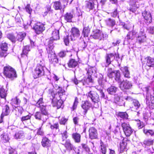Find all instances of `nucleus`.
I'll use <instances>...</instances> for the list:
<instances>
[{
  "mask_svg": "<svg viewBox=\"0 0 154 154\" xmlns=\"http://www.w3.org/2000/svg\"><path fill=\"white\" fill-rule=\"evenodd\" d=\"M50 63L54 66H55L58 62V59L55 54H53L51 55H48Z\"/></svg>",
  "mask_w": 154,
  "mask_h": 154,
  "instance_id": "obj_18",
  "label": "nucleus"
},
{
  "mask_svg": "<svg viewBox=\"0 0 154 154\" xmlns=\"http://www.w3.org/2000/svg\"><path fill=\"white\" fill-rule=\"evenodd\" d=\"M11 103L12 105H19L20 103V100L17 97L12 99Z\"/></svg>",
  "mask_w": 154,
  "mask_h": 154,
  "instance_id": "obj_46",
  "label": "nucleus"
},
{
  "mask_svg": "<svg viewBox=\"0 0 154 154\" xmlns=\"http://www.w3.org/2000/svg\"><path fill=\"white\" fill-rule=\"evenodd\" d=\"M64 146L66 148L69 150H71L74 149V146L71 143L70 141L69 140H67Z\"/></svg>",
  "mask_w": 154,
  "mask_h": 154,
  "instance_id": "obj_37",
  "label": "nucleus"
},
{
  "mask_svg": "<svg viewBox=\"0 0 154 154\" xmlns=\"http://www.w3.org/2000/svg\"><path fill=\"white\" fill-rule=\"evenodd\" d=\"M91 37L95 39L101 40L107 38V35L103 33L100 30L97 29L93 31V34L91 35Z\"/></svg>",
  "mask_w": 154,
  "mask_h": 154,
  "instance_id": "obj_4",
  "label": "nucleus"
},
{
  "mask_svg": "<svg viewBox=\"0 0 154 154\" xmlns=\"http://www.w3.org/2000/svg\"><path fill=\"white\" fill-rule=\"evenodd\" d=\"M146 37L144 30L141 29L139 32L137 36V41L140 43L146 41Z\"/></svg>",
  "mask_w": 154,
  "mask_h": 154,
  "instance_id": "obj_9",
  "label": "nucleus"
},
{
  "mask_svg": "<svg viewBox=\"0 0 154 154\" xmlns=\"http://www.w3.org/2000/svg\"><path fill=\"white\" fill-rule=\"evenodd\" d=\"M147 103L149 104L150 105V103L152 104L154 108V97L151 95H147L146 97Z\"/></svg>",
  "mask_w": 154,
  "mask_h": 154,
  "instance_id": "obj_27",
  "label": "nucleus"
},
{
  "mask_svg": "<svg viewBox=\"0 0 154 154\" xmlns=\"http://www.w3.org/2000/svg\"><path fill=\"white\" fill-rule=\"evenodd\" d=\"M89 137L91 139H96L97 137V130L93 127H91L89 129Z\"/></svg>",
  "mask_w": 154,
  "mask_h": 154,
  "instance_id": "obj_12",
  "label": "nucleus"
},
{
  "mask_svg": "<svg viewBox=\"0 0 154 154\" xmlns=\"http://www.w3.org/2000/svg\"><path fill=\"white\" fill-rule=\"evenodd\" d=\"M110 14L112 17L115 18L118 16L119 18V13L117 11V9H115L113 12L110 13Z\"/></svg>",
  "mask_w": 154,
  "mask_h": 154,
  "instance_id": "obj_52",
  "label": "nucleus"
},
{
  "mask_svg": "<svg viewBox=\"0 0 154 154\" xmlns=\"http://www.w3.org/2000/svg\"><path fill=\"white\" fill-rule=\"evenodd\" d=\"M1 138L2 141L5 143L8 142L10 139L8 134L5 133L1 135Z\"/></svg>",
  "mask_w": 154,
  "mask_h": 154,
  "instance_id": "obj_36",
  "label": "nucleus"
},
{
  "mask_svg": "<svg viewBox=\"0 0 154 154\" xmlns=\"http://www.w3.org/2000/svg\"><path fill=\"white\" fill-rule=\"evenodd\" d=\"M68 119L65 118H62L61 119L60 122V123L61 125H64L67 121Z\"/></svg>",
  "mask_w": 154,
  "mask_h": 154,
  "instance_id": "obj_63",
  "label": "nucleus"
},
{
  "mask_svg": "<svg viewBox=\"0 0 154 154\" xmlns=\"http://www.w3.org/2000/svg\"><path fill=\"white\" fill-rule=\"evenodd\" d=\"M64 19L67 22H72V19L73 17V13L69 12L66 13L64 16Z\"/></svg>",
  "mask_w": 154,
  "mask_h": 154,
  "instance_id": "obj_24",
  "label": "nucleus"
},
{
  "mask_svg": "<svg viewBox=\"0 0 154 154\" xmlns=\"http://www.w3.org/2000/svg\"><path fill=\"white\" fill-rule=\"evenodd\" d=\"M14 109L17 112H18V114H22L23 111L22 107L20 106H17L15 107Z\"/></svg>",
  "mask_w": 154,
  "mask_h": 154,
  "instance_id": "obj_54",
  "label": "nucleus"
},
{
  "mask_svg": "<svg viewBox=\"0 0 154 154\" xmlns=\"http://www.w3.org/2000/svg\"><path fill=\"white\" fill-rule=\"evenodd\" d=\"M59 97L60 100H58L57 102V108H59L61 107L63 103V100H64V98H63L62 96V98H61L60 97Z\"/></svg>",
  "mask_w": 154,
  "mask_h": 154,
  "instance_id": "obj_48",
  "label": "nucleus"
},
{
  "mask_svg": "<svg viewBox=\"0 0 154 154\" xmlns=\"http://www.w3.org/2000/svg\"><path fill=\"white\" fill-rule=\"evenodd\" d=\"M31 118V116L30 115H28L21 117L20 118V120L23 122H25L29 119H30Z\"/></svg>",
  "mask_w": 154,
  "mask_h": 154,
  "instance_id": "obj_50",
  "label": "nucleus"
},
{
  "mask_svg": "<svg viewBox=\"0 0 154 154\" xmlns=\"http://www.w3.org/2000/svg\"><path fill=\"white\" fill-rule=\"evenodd\" d=\"M147 30L148 33L152 34H154V27L150 26L147 29Z\"/></svg>",
  "mask_w": 154,
  "mask_h": 154,
  "instance_id": "obj_60",
  "label": "nucleus"
},
{
  "mask_svg": "<svg viewBox=\"0 0 154 154\" xmlns=\"http://www.w3.org/2000/svg\"><path fill=\"white\" fill-rule=\"evenodd\" d=\"M137 125L139 129L142 128L145 126V124L139 120L137 121Z\"/></svg>",
  "mask_w": 154,
  "mask_h": 154,
  "instance_id": "obj_51",
  "label": "nucleus"
},
{
  "mask_svg": "<svg viewBox=\"0 0 154 154\" xmlns=\"http://www.w3.org/2000/svg\"><path fill=\"white\" fill-rule=\"evenodd\" d=\"M146 65L149 67H153L154 66V59L150 57H147L145 59Z\"/></svg>",
  "mask_w": 154,
  "mask_h": 154,
  "instance_id": "obj_28",
  "label": "nucleus"
},
{
  "mask_svg": "<svg viewBox=\"0 0 154 154\" xmlns=\"http://www.w3.org/2000/svg\"><path fill=\"white\" fill-rule=\"evenodd\" d=\"M8 45L5 42H2L1 45V48L2 50L5 51H7Z\"/></svg>",
  "mask_w": 154,
  "mask_h": 154,
  "instance_id": "obj_49",
  "label": "nucleus"
},
{
  "mask_svg": "<svg viewBox=\"0 0 154 154\" xmlns=\"http://www.w3.org/2000/svg\"><path fill=\"white\" fill-rule=\"evenodd\" d=\"M53 3V7L55 10H62L63 11L66 6V4L62 5L60 1L55 2Z\"/></svg>",
  "mask_w": 154,
  "mask_h": 154,
  "instance_id": "obj_13",
  "label": "nucleus"
},
{
  "mask_svg": "<svg viewBox=\"0 0 154 154\" xmlns=\"http://www.w3.org/2000/svg\"><path fill=\"white\" fill-rule=\"evenodd\" d=\"M118 115L120 117L123 119H127L128 117L126 112H119L118 113Z\"/></svg>",
  "mask_w": 154,
  "mask_h": 154,
  "instance_id": "obj_47",
  "label": "nucleus"
},
{
  "mask_svg": "<svg viewBox=\"0 0 154 154\" xmlns=\"http://www.w3.org/2000/svg\"><path fill=\"white\" fill-rule=\"evenodd\" d=\"M54 87L57 91V93L56 94V95H58L61 98H62V96H65V91L62 88L57 85H55Z\"/></svg>",
  "mask_w": 154,
  "mask_h": 154,
  "instance_id": "obj_14",
  "label": "nucleus"
},
{
  "mask_svg": "<svg viewBox=\"0 0 154 154\" xmlns=\"http://www.w3.org/2000/svg\"><path fill=\"white\" fill-rule=\"evenodd\" d=\"M142 15L147 23H150L152 22L151 15L149 12L145 11L142 13Z\"/></svg>",
  "mask_w": 154,
  "mask_h": 154,
  "instance_id": "obj_17",
  "label": "nucleus"
},
{
  "mask_svg": "<svg viewBox=\"0 0 154 154\" xmlns=\"http://www.w3.org/2000/svg\"><path fill=\"white\" fill-rule=\"evenodd\" d=\"M70 39V36L67 35L64 38V42L66 45H67L69 42V40Z\"/></svg>",
  "mask_w": 154,
  "mask_h": 154,
  "instance_id": "obj_58",
  "label": "nucleus"
},
{
  "mask_svg": "<svg viewBox=\"0 0 154 154\" xmlns=\"http://www.w3.org/2000/svg\"><path fill=\"white\" fill-rule=\"evenodd\" d=\"M123 131L127 137L129 136L132 133L133 130L128 123H123L121 125Z\"/></svg>",
  "mask_w": 154,
  "mask_h": 154,
  "instance_id": "obj_7",
  "label": "nucleus"
},
{
  "mask_svg": "<svg viewBox=\"0 0 154 154\" xmlns=\"http://www.w3.org/2000/svg\"><path fill=\"white\" fill-rule=\"evenodd\" d=\"M35 106L38 108H39L40 109H41L42 108H44L45 110H46V106L43 101L42 98H40L39 99V100L36 103Z\"/></svg>",
  "mask_w": 154,
  "mask_h": 154,
  "instance_id": "obj_22",
  "label": "nucleus"
},
{
  "mask_svg": "<svg viewBox=\"0 0 154 154\" xmlns=\"http://www.w3.org/2000/svg\"><path fill=\"white\" fill-rule=\"evenodd\" d=\"M127 145V143L122 141V143L120 144V147L121 150L123 151L126 149Z\"/></svg>",
  "mask_w": 154,
  "mask_h": 154,
  "instance_id": "obj_56",
  "label": "nucleus"
},
{
  "mask_svg": "<svg viewBox=\"0 0 154 154\" xmlns=\"http://www.w3.org/2000/svg\"><path fill=\"white\" fill-rule=\"evenodd\" d=\"M30 50L28 46H26L24 47L23 50V54L26 55Z\"/></svg>",
  "mask_w": 154,
  "mask_h": 154,
  "instance_id": "obj_53",
  "label": "nucleus"
},
{
  "mask_svg": "<svg viewBox=\"0 0 154 154\" xmlns=\"http://www.w3.org/2000/svg\"><path fill=\"white\" fill-rule=\"evenodd\" d=\"M24 137V134L23 131H20L17 132L14 135V137L17 139H22Z\"/></svg>",
  "mask_w": 154,
  "mask_h": 154,
  "instance_id": "obj_35",
  "label": "nucleus"
},
{
  "mask_svg": "<svg viewBox=\"0 0 154 154\" xmlns=\"http://www.w3.org/2000/svg\"><path fill=\"white\" fill-rule=\"evenodd\" d=\"M26 11L29 14H31L32 11V9L30 7L29 5H27L25 8Z\"/></svg>",
  "mask_w": 154,
  "mask_h": 154,
  "instance_id": "obj_62",
  "label": "nucleus"
},
{
  "mask_svg": "<svg viewBox=\"0 0 154 154\" xmlns=\"http://www.w3.org/2000/svg\"><path fill=\"white\" fill-rule=\"evenodd\" d=\"M54 47L52 43H50L48 44L46 48L48 55H51L53 54H55L53 50Z\"/></svg>",
  "mask_w": 154,
  "mask_h": 154,
  "instance_id": "obj_25",
  "label": "nucleus"
},
{
  "mask_svg": "<svg viewBox=\"0 0 154 154\" xmlns=\"http://www.w3.org/2000/svg\"><path fill=\"white\" fill-rule=\"evenodd\" d=\"M137 32L135 31H133L131 32H129L127 35V38L128 39H131L133 38L132 36L135 35L137 37V35L138 34H137Z\"/></svg>",
  "mask_w": 154,
  "mask_h": 154,
  "instance_id": "obj_45",
  "label": "nucleus"
},
{
  "mask_svg": "<svg viewBox=\"0 0 154 154\" xmlns=\"http://www.w3.org/2000/svg\"><path fill=\"white\" fill-rule=\"evenodd\" d=\"M118 88L114 86H111L107 89L108 93L110 94H114L117 91Z\"/></svg>",
  "mask_w": 154,
  "mask_h": 154,
  "instance_id": "obj_32",
  "label": "nucleus"
},
{
  "mask_svg": "<svg viewBox=\"0 0 154 154\" xmlns=\"http://www.w3.org/2000/svg\"><path fill=\"white\" fill-rule=\"evenodd\" d=\"M45 67L40 64H37L33 73V76L36 79L43 75L44 74Z\"/></svg>",
  "mask_w": 154,
  "mask_h": 154,
  "instance_id": "obj_3",
  "label": "nucleus"
},
{
  "mask_svg": "<svg viewBox=\"0 0 154 154\" xmlns=\"http://www.w3.org/2000/svg\"><path fill=\"white\" fill-rule=\"evenodd\" d=\"M154 143L153 140L151 139H147L145 140L143 142V143L145 146H150L152 145Z\"/></svg>",
  "mask_w": 154,
  "mask_h": 154,
  "instance_id": "obj_43",
  "label": "nucleus"
},
{
  "mask_svg": "<svg viewBox=\"0 0 154 154\" xmlns=\"http://www.w3.org/2000/svg\"><path fill=\"white\" fill-rule=\"evenodd\" d=\"M11 110L9 106L8 105H6L4 107L3 109L2 113V116L3 115L5 116H7L9 114Z\"/></svg>",
  "mask_w": 154,
  "mask_h": 154,
  "instance_id": "obj_34",
  "label": "nucleus"
},
{
  "mask_svg": "<svg viewBox=\"0 0 154 154\" xmlns=\"http://www.w3.org/2000/svg\"><path fill=\"white\" fill-rule=\"evenodd\" d=\"M93 82V80L91 78V76L88 75L87 78L86 80V82L87 84H88L90 83H92Z\"/></svg>",
  "mask_w": 154,
  "mask_h": 154,
  "instance_id": "obj_64",
  "label": "nucleus"
},
{
  "mask_svg": "<svg viewBox=\"0 0 154 154\" xmlns=\"http://www.w3.org/2000/svg\"><path fill=\"white\" fill-rule=\"evenodd\" d=\"M7 38L13 42H15L16 38L14 36L11 34H8L7 35Z\"/></svg>",
  "mask_w": 154,
  "mask_h": 154,
  "instance_id": "obj_55",
  "label": "nucleus"
},
{
  "mask_svg": "<svg viewBox=\"0 0 154 154\" xmlns=\"http://www.w3.org/2000/svg\"><path fill=\"white\" fill-rule=\"evenodd\" d=\"M133 106L131 108L132 110L136 111L140 107V104L139 102L136 100L133 99L132 100Z\"/></svg>",
  "mask_w": 154,
  "mask_h": 154,
  "instance_id": "obj_21",
  "label": "nucleus"
},
{
  "mask_svg": "<svg viewBox=\"0 0 154 154\" xmlns=\"http://www.w3.org/2000/svg\"><path fill=\"white\" fill-rule=\"evenodd\" d=\"M133 3L132 4V5H133V7L134 8V9L137 8L139 7V3L138 1L137 0H133Z\"/></svg>",
  "mask_w": 154,
  "mask_h": 154,
  "instance_id": "obj_59",
  "label": "nucleus"
},
{
  "mask_svg": "<svg viewBox=\"0 0 154 154\" xmlns=\"http://www.w3.org/2000/svg\"><path fill=\"white\" fill-rule=\"evenodd\" d=\"M106 23L108 26L113 27L116 24L115 20L111 18H108L105 20Z\"/></svg>",
  "mask_w": 154,
  "mask_h": 154,
  "instance_id": "obj_29",
  "label": "nucleus"
},
{
  "mask_svg": "<svg viewBox=\"0 0 154 154\" xmlns=\"http://www.w3.org/2000/svg\"><path fill=\"white\" fill-rule=\"evenodd\" d=\"M143 133L146 135L154 136V131L152 130L143 129Z\"/></svg>",
  "mask_w": 154,
  "mask_h": 154,
  "instance_id": "obj_44",
  "label": "nucleus"
},
{
  "mask_svg": "<svg viewBox=\"0 0 154 154\" xmlns=\"http://www.w3.org/2000/svg\"><path fill=\"white\" fill-rule=\"evenodd\" d=\"M62 138L63 141H64L68 137L67 133L66 131H64L62 134Z\"/></svg>",
  "mask_w": 154,
  "mask_h": 154,
  "instance_id": "obj_61",
  "label": "nucleus"
},
{
  "mask_svg": "<svg viewBox=\"0 0 154 154\" xmlns=\"http://www.w3.org/2000/svg\"><path fill=\"white\" fill-rule=\"evenodd\" d=\"M42 144L44 147H49L51 145V141L47 137H45L42 140Z\"/></svg>",
  "mask_w": 154,
  "mask_h": 154,
  "instance_id": "obj_23",
  "label": "nucleus"
},
{
  "mask_svg": "<svg viewBox=\"0 0 154 154\" xmlns=\"http://www.w3.org/2000/svg\"><path fill=\"white\" fill-rule=\"evenodd\" d=\"M107 150L106 146L101 142L100 143V151L103 154H105Z\"/></svg>",
  "mask_w": 154,
  "mask_h": 154,
  "instance_id": "obj_42",
  "label": "nucleus"
},
{
  "mask_svg": "<svg viewBox=\"0 0 154 154\" xmlns=\"http://www.w3.org/2000/svg\"><path fill=\"white\" fill-rule=\"evenodd\" d=\"M33 29L35 32L38 34L41 33L45 30L44 25L40 22H37L35 24Z\"/></svg>",
  "mask_w": 154,
  "mask_h": 154,
  "instance_id": "obj_8",
  "label": "nucleus"
},
{
  "mask_svg": "<svg viewBox=\"0 0 154 154\" xmlns=\"http://www.w3.org/2000/svg\"><path fill=\"white\" fill-rule=\"evenodd\" d=\"M116 54L110 53L107 54L106 57V63L109 65L110 64L111 62L113 60L115 59V55H116Z\"/></svg>",
  "mask_w": 154,
  "mask_h": 154,
  "instance_id": "obj_20",
  "label": "nucleus"
},
{
  "mask_svg": "<svg viewBox=\"0 0 154 154\" xmlns=\"http://www.w3.org/2000/svg\"><path fill=\"white\" fill-rule=\"evenodd\" d=\"M85 70L87 72V74L91 76L92 74H95L96 73L97 69L95 67H91L88 66L86 68Z\"/></svg>",
  "mask_w": 154,
  "mask_h": 154,
  "instance_id": "obj_15",
  "label": "nucleus"
},
{
  "mask_svg": "<svg viewBox=\"0 0 154 154\" xmlns=\"http://www.w3.org/2000/svg\"><path fill=\"white\" fill-rule=\"evenodd\" d=\"M88 99L90 98L94 103H97L100 101L99 95L97 93L93 91H90L86 94Z\"/></svg>",
  "mask_w": 154,
  "mask_h": 154,
  "instance_id": "obj_5",
  "label": "nucleus"
},
{
  "mask_svg": "<svg viewBox=\"0 0 154 154\" xmlns=\"http://www.w3.org/2000/svg\"><path fill=\"white\" fill-rule=\"evenodd\" d=\"M107 73V75L109 78H112L115 76V80L116 81H119L120 74L119 70L114 71L111 68H109Z\"/></svg>",
  "mask_w": 154,
  "mask_h": 154,
  "instance_id": "obj_6",
  "label": "nucleus"
},
{
  "mask_svg": "<svg viewBox=\"0 0 154 154\" xmlns=\"http://www.w3.org/2000/svg\"><path fill=\"white\" fill-rule=\"evenodd\" d=\"M78 65L77 61L74 59H72L69 60L68 63V66L70 68H74Z\"/></svg>",
  "mask_w": 154,
  "mask_h": 154,
  "instance_id": "obj_33",
  "label": "nucleus"
},
{
  "mask_svg": "<svg viewBox=\"0 0 154 154\" xmlns=\"http://www.w3.org/2000/svg\"><path fill=\"white\" fill-rule=\"evenodd\" d=\"M86 7L87 9H88L90 10H92L94 8V4L93 1L91 2H87L86 3Z\"/></svg>",
  "mask_w": 154,
  "mask_h": 154,
  "instance_id": "obj_39",
  "label": "nucleus"
},
{
  "mask_svg": "<svg viewBox=\"0 0 154 154\" xmlns=\"http://www.w3.org/2000/svg\"><path fill=\"white\" fill-rule=\"evenodd\" d=\"M121 70L122 72L125 77L127 78H130V72L127 67H122L121 68Z\"/></svg>",
  "mask_w": 154,
  "mask_h": 154,
  "instance_id": "obj_26",
  "label": "nucleus"
},
{
  "mask_svg": "<svg viewBox=\"0 0 154 154\" xmlns=\"http://www.w3.org/2000/svg\"><path fill=\"white\" fill-rule=\"evenodd\" d=\"M90 28L89 26L84 27L82 32V35L84 37H87L89 35Z\"/></svg>",
  "mask_w": 154,
  "mask_h": 154,
  "instance_id": "obj_30",
  "label": "nucleus"
},
{
  "mask_svg": "<svg viewBox=\"0 0 154 154\" xmlns=\"http://www.w3.org/2000/svg\"><path fill=\"white\" fill-rule=\"evenodd\" d=\"M72 136L75 142L79 143L80 142L81 136L80 134L77 133H74Z\"/></svg>",
  "mask_w": 154,
  "mask_h": 154,
  "instance_id": "obj_31",
  "label": "nucleus"
},
{
  "mask_svg": "<svg viewBox=\"0 0 154 154\" xmlns=\"http://www.w3.org/2000/svg\"><path fill=\"white\" fill-rule=\"evenodd\" d=\"M71 34L70 35L71 40H75L80 35L79 31L76 28H72L71 30Z\"/></svg>",
  "mask_w": 154,
  "mask_h": 154,
  "instance_id": "obj_11",
  "label": "nucleus"
},
{
  "mask_svg": "<svg viewBox=\"0 0 154 154\" xmlns=\"http://www.w3.org/2000/svg\"><path fill=\"white\" fill-rule=\"evenodd\" d=\"M132 86L131 83L127 80L120 82L119 85L120 88L122 90L130 89Z\"/></svg>",
  "mask_w": 154,
  "mask_h": 154,
  "instance_id": "obj_10",
  "label": "nucleus"
},
{
  "mask_svg": "<svg viewBox=\"0 0 154 154\" xmlns=\"http://www.w3.org/2000/svg\"><path fill=\"white\" fill-rule=\"evenodd\" d=\"M3 73L6 77L11 79L16 78L17 76L15 70L8 65L4 67Z\"/></svg>",
  "mask_w": 154,
  "mask_h": 154,
  "instance_id": "obj_1",
  "label": "nucleus"
},
{
  "mask_svg": "<svg viewBox=\"0 0 154 154\" xmlns=\"http://www.w3.org/2000/svg\"><path fill=\"white\" fill-rule=\"evenodd\" d=\"M52 37L50 38V41L57 40L60 39L59 30L54 29L52 32Z\"/></svg>",
  "mask_w": 154,
  "mask_h": 154,
  "instance_id": "obj_19",
  "label": "nucleus"
},
{
  "mask_svg": "<svg viewBox=\"0 0 154 154\" xmlns=\"http://www.w3.org/2000/svg\"><path fill=\"white\" fill-rule=\"evenodd\" d=\"M41 112H37L34 114L35 119L38 120H42L43 122H45L48 118V112L46 110L43 108L40 109Z\"/></svg>",
  "mask_w": 154,
  "mask_h": 154,
  "instance_id": "obj_2",
  "label": "nucleus"
},
{
  "mask_svg": "<svg viewBox=\"0 0 154 154\" xmlns=\"http://www.w3.org/2000/svg\"><path fill=\"white\" fill-rule=\"evenodd\" d=\"M78 98L77 97H75V100L74 101V103L72 109V110H73L74 109H75L77 107L78 104Z\"/></svg>",
  "mask_w": 154,
  "mask_h": 154,
  "instance_id": "obj_57",
  "label": "nucleus"
},
{
  "mask_svg": "<svg viewBox=\"0 0 154 154\" xmlns=\"http://www.w3.org/2000/svg\"><path fill=\"white\" fill-rule=\"evenodd\" d=\"M7 95V91L3 88H0V97L2 98L5 99Z\"/></svg>",
  "mask_w": 154,
  "mask_h": 154,
  "instance_id": "obj_40",
  "label": "nucleus"
},
{
  "mask_svg": "<svg viewBox=\"0 0 154 154\" xmlns=\"http://www.w3.org/2000/svg\"><path fill=\"white\" fill-rule=\"evenodd\" d=\"M82 148L83 152L82 154H85L90 152V148L88 147V146L85 144H82Z\"/></svg>",
  "mask_w": 154,
  "mask_h": 154,
  "instance_id": "obj_38",
  "label": "nucleus"
},
{
  "mask_svg": "<svg viewBox=\"0 0 154 154\" xmlns=\"http://www.w3.org/2000/svg\"><path fill=\"white\" fill-rule=\"evenodd\" d=\"M26 35L25 33L20 32L18 34L17 36V38L18 40L21 42L24 39Z\"/></svg>",
  "mask_w": 154,
  "mask_h": 154,
  "instance_id": "obj_41",
  "label": "nucleus"
},
{
  "mask_svg": "<svg viewBox=\"0 0 154 154\" xmlns=\"http://www.w3.org/2000/svg\"><path fill=\"white\" fill-rule=\"evenodd\" d=\"M91 106V103L88 101H86L83 102L82 105V107L85 111V114H86L88 110Z\"/></svg>",
  "mask_w": 154,
  "mask_h": 154,
  "instance_id": "obj_16",
  "label": "nucleus"
}]
</instances>
